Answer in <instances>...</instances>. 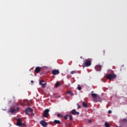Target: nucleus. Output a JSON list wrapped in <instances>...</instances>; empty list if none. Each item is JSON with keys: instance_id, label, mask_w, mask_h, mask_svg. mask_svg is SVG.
<instances>
[{"instance_id": "423d86ee", "label": "nucleus", "mask_w": 127, "mask_h": 127, "mask_svg": "<svg viewBox=\"0 0 127 127\" xmlns=\"http://www.w3.org/2000/svg\"><path fill=\"white\" fill-rule=\"evenodd\" d=\"M70 113L74 115H76L77 116H79L80 115V113H79V112H77V111H76V109L72 110Z\"/></svg>"}, {"instance_id": "ddd939ff", "label": "nucleus", "mask_w": 127, "mask_h": 127, "mask_svg": "<svg viewBox=\"0 0 127 127\" xmlns=\"http://www.w3.org/2000/svg\"><path fill=\"white\" fill-rule=\"evenodd\" d=\"M54 123L56 124V125H60V124H61V122L59 120H55Z\"/></svg>"}, {"instance_id": "6ab92c4d", "label": "nucleus", "mask_w": 127, "mask_h": 127, "mask_svg": "<svg viewBox=\"0 0 127 127\" xmlns=\"http://www.w3.org/2000/svg\"><path fill=\"white\" fill-rule=\"evenodd\" d=\"M68 117L70 121H73V116H72V115H68Z\"/></svg>"}, {"instance_id": "4be33fe9", "label": "nucleus", "mask_w": 127, "mask_h": 127, "mask_svg": "<svg viewBox=\"0 0 127 127\" xmlns=\"http://www.w3.org/2000/svg\"><path fill=\"white\" fill-rule=\"evenodd\" d=\"M64 120H67V119H68V115L64 116Z\"/></svg>"}, {"instance_id": "5701e85b", "label": "nucleus", "mask_w": 127, "mask_h": 127, "mask_svg": "<svg viewBox=\"0 0 127 127\" xmlns=\"http://www.w3.org/2000/svg\"><path fill=\"white\" fill-rule=\"evenodd\" d=\"M57 117H58V118H61V114H57Z\"/></svg>"}, {"instance_id": "f03ea898", "label": "nucleus", "mask_w": 127, "mask_h": 127, "mask_svg": "<svg viewBox=\"0 0 127 127\" xmlns=\"http://www.w3.org/2000/svg\"><path fill=\"white\" fill-rule=\"evenodd\" d=\"M92 59H88L85 60V63H84V65L85 67H89V66H91L92 65Z\"/></svg>"}, {"instance_id": "b1692460", "label": "nucleus", "mask_w": 127, "mask_h": 127, "mask_svg": "<svg viewBox=\"0 0 127 127\" xmlns=\"http://www.w3.org/2000/svg\"><path fill=\"white\" fill-rule=\"evenodd\" d=\"M77 109H80L81 108V106L79 105V104H77Z\"/></svg>"}, {"instance_id": "f257e3e1", "label": "nucleus", "mask_w": 127, "mask_h": 127, "mask_svg": "<svg viewBox=\"0 0 127 127\" xmlns=\"http://www.w3.org/2000/svg\"><path fill=\"white\" fill-rule=\"evenodd\" d=\"M106 79L108 80H111V79H116L117 75L115 73L112 74H107L106 76Z\"/></svg>"}, {"instance_id": "412c9836", "label": "nucleus", "mask_w": 127, "mask_h": 127, "mask_svg": "<svg viewBox=\"0 0 127 127\" xmlns=\"http://www.w3.org/2000/svg\"><path fill=\"white\" fill-rule=\"evenodd\" d=\"M77 89L78 90V91H81V90H82V87H81V86H80V85H78V87H77Z\"/></svg>"}, {"instance_id": "9b49d317", "label": "nucleus", "mask_w": 127, "mask_h": 127, "mask_svg": "<svg viewBox=\"0 0 127 127\" xmlns=\"http://www.w3.org/2000/svg\"><path fill=\"white\" fill-rule=\"evenodd\" d=\"M41 71V67L39 66H37L35 69V72L36 73H40V71Z\"/></svg>"}, {"instance_id": "f3484780", "label": "nucleus", "mask_w": 127, "mask_h": 127, "mask_svg": "<svg viewBox=\"0 0 127 127\" xmlns=\"http://www.w3.org/2000/svg\"><path fill=\"white\" fill-rule=\"evenodd\" d=\"M82 105H83V107H84V108H88V105L87 104V103H86L85 102H83Z\"/></svg>"}, {"instance_id": "cd10ccee", "label": "nucleus", "mask_w": 127, "mask_h": 127, "mask_svg": "<svg viewBox=\"0 0 127 127\" xmlns=\"http://www.w3.org/2000/svg\"><path fill=\"white\" fill-rule=\"evenodd\" d=\"M31 83H32V84H33V83H34V81L33 80H31Z\"/></svg>"}, {"instance_id": "39448f33", "label": "nucleus", "mask_w": 127, "mask_h": 127, "mask_svg": "<svg viewBox=\"0 0 127 127\" xmlns=\"http://www.w3.org/2000/svg\"><path fill=\"white\" fill-rule=\"evenodd\" d=\"M40 124L43 127H46L47 126H48V123H47V122H45L44 120L41 121Z\"/></svg>"}, {"instance_id": "dca6fc26", "label": "nucleus", "mask_w": 127, "mask_h": 127, "mask_svg": "<svg viewBox=\"0 0 127 127\" xmlns=\"http://www.w3.org/2000/svg\"><path fill=\"white\" fill-rule=\"evenodd\" d=\"M78 73V71L77 70H73L70 72V74L71 75H73V74H76Z\"/></svg>"}, {"instance_id": "2eb2a0df", "label": "nucleus", "mask_w": 127, "mask_h": 127, "mask_svg": "<svg viewBox=\"0 0 127 127\" xmlns=\"http://www.w3.org/2000/svg\"><path fill=\"white\" fill-rule=\"evenodd\" d=\"M55 85H56V88H58V87H60V86L61 85L60 83H59V82L58 81L56 82Z\"/></svg>"}, {"instance_id": "a878e982", "label": "nucleus", "mask_w": 127, "mask_h": 127, "mask_svg": "<svg viewBox=\"0 0 127 127\" xmlns=\"http://www.w3.org/2000/svg\"><path fill=\"white\" fill-rule=\"evenodd\" d=\"M108 113H109V114H112V111L109 110V111H108Z\"/></svg>"}, {"instance_id": "1a4fd4ad", "label": "nucleus", "mask_w": 127, "mask_h": 127, "mask_svg": "<svg viewBox=\"0 0 127 127\" xmlns=\"http://www.w3.org/2000/svg\"><path fill=\"white\" fill-rule=\"evenodd\" d=\"M17 126H18V127H22V122H21V120H20V119L17 120Z\"/></svg>"}, {"instance_id": "4468645a", "label": "nucleus", "mask_w": 127, "mask_h": 127, "mask_svg": "<svg viewBox=\"0 0 127 127\" xmlns=\"http://www.w3.org/2000/svg\"><path fill=\"white\" fill-rule=\"evenodd\" d=\"M94 93V92L92 91L91 96H92V98H97V94H96L95 93Z\"/></svg>"}, {"instance_id": "20e7f679", "label": "nucleus", "mask_w": 127, "mask_h": 127, "mask_svg": "<svg viewBox=\"0 0 127 127\" xmlns=\"http://www.w3.org/2000/svg\"><path fill=\"white\" fill-rule=\"evenodd\" d=\"M49 112L50 110L49 109H46L43 114L44 118H48V116H49Z\"/></svg>"}, {"instance_id": "f8f14e48", "label": "nucleus", "mask_w": 127, "mask_h": 127, "mask_svg": "<svg viewBox=\"0 0 127 127\" xmlns=\"http://www.w3.org/2000/svg\"><path fill=\"white\" fill-rule=\"evenodd\" d=\"M95 68L97 71H101L102 70V66L97 65L95 67Z\"/></svg>"}, {"instance_id": "6e6552de", "label": "nucleus", "mask_w": 127, "mask_h": 127, "mask_svg": "<svg viewBox=\"0 0 127 127\" xmlns=\"http://www.w3.org/2000/svg\"><path fill=\"white\" fill-rule=\"evenodd\" d=\"M44 83V80H40L39 82V84L41 85V86H42V88H45V87H46V83Z\"/></svg>"}, {"instance_id": "393cba45", "label": "nucleus", "mask_w": 127, "mask_h": 127, "mask_svg": "<svg viewBox=\"0 0 127 127\" xmlns=\"http://www.w3.org/2000/svg\"><path fill=\"white\" fill-rule=\"evenodd\" d=\"M26 126V125H25V124L24 123H22V127H25Z\"/></svg>"}, {"instance_id": "7ed1b4c3", "label": "nucleus", "mask_w": 127, "mask_h": 127, "mask_svg": "<svg viewBox=\"0 0 127 127\" xmlns=\"http://www.w3.org/2000/svg\"><path fill=\"white\" fill-rule=\"evenodd\" d=\"M8 113H10L12 115H13L14 113H16V109L15 108V107L13 106L9 108Z\"/></svg>"}, {"instance_id": "0eeeda50", "label": "nucleus", "mask_w": 127, "mask_h": 127, "mask_svg": "<svg viewBox=\"0 0 127 127\" xmlns=\"http://www.w3.org/2000/svg\"><path fill=\"white\" fill-rule=\"evenodd\" d=\"M60 73L59 69H54L52 71V74H53V75H58V74Z\"/></svg>"}, {"instance_id": "9d476101", "label": "nucleus", "mask_w": 127, "mask_h": 127, "mask_svg": "<svg viewBox=\"0 0 127 127\" xmlns=\"http://www.w3.org/2000/svg\"><path fill=\"white\" fill-rule=\"evenodd\" d=\"M32 112V109L30 107L26 108L25 110V113L26 115H28V113H31Z\"/></svg>"}, {"instance_id": "aec40b11", "label": "nucleus", "mask_w": 127, "mask_h": 127, "mask_svg": "<svg viewBox=\"0 0 127 127\" xmlns=\"http://www.w3.org/2000/svg\"><path fill=\"white\" fill-rule=\"evenodd\" d=\"M105 126L106 127H110V125L109 124V123H108V122H106L105 123Z\"/></svg>"}, {"instance_id": "c85d7f7f", "label": "nucleus", "mask_w": 127, "mask_h": 127, "mask_svg": "<svg viewBox=\"0 0 127 127\" xmlns=\"http://www.w3.org/2000/svg\"><path fill=\"white\" fill-rule=\"evenodd\" d=\"M19 110V108L17 107V111L18 112V110Z\"/></svg>"}, {"instance_id": "bb28decb", "label": "nucleus", "mask_w": 127, "mask_h": 127, "mask_svg": "<svg viewBox=\"0 0 127 127\" xmlns=\"http://www.w3.org/2000/svg\"><path fill=\"white\" fill-rule=\"evenodd\" d=\"M88 122L89 124H91V123H92V120H88Z\"/></svg>"}, {"instance_id": "a211bd4d", "label": "nucleus", "mask_w": 127, "mask_h": 127, "mask_svg": "<svg viewBox=\"0 0 127 127\" xmlns=\"http://www.w3.org/2000/svg\"><path fill=\"white\" fill-rule=\"evenodd\" d=\"M67 94H69V95H70V96H73L74 95V93H73L72 92V91H67Z\"/></svg>"}]
</instances>
